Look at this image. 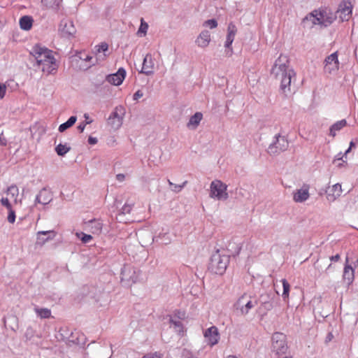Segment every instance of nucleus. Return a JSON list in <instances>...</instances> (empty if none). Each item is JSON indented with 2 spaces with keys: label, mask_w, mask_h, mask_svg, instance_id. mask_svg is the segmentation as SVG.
Listing matches in <instances>:
<instances>
[{
  "label": "nucleus",
  "mask_w": 358,
  "mask_h": 358,
  "mask_svg": "<svg viewBox=\"0 0 358 358\" xmlns=\"http://www.w3.org/2000/svg\"><path fill=\"white\" fill-rule=\"evenodd\" d=\"M338 15L341 22L348 21L352 15V6L350 2H341L338 10L334 13Z\"/></svg>",
  "instance_id": "9d476101"
},
{
  "label": "nucleus",
  "mask_w": 358,
  "mask_h": 358,
  "mask_svg": "<svg viewBox=\"0 0 358 358\" xmlns=\"http://www.w3.org/2000/svg\"><path fill=\"white\" fill-rule=\"evenodd\" d=\"M168 182L171 189L175 192H180L187 183V181H185L182 185H176L173 183L170 180H168Z\"/></svg>",
  "instance_id": "2f4dec72"
},
{
  "label": "nucleus",
  "mask_w": 358,
  "mask_h": 358,
  "mask_svg": "<svg viewBox=\"0 0 358 358\" xmlns=\"http://www.w3.org/2000/svg\"><path fill=\"white\" fill-rule=\"evenodd\" d=\"M70 149L71 148L66 144L63 145L60 143L56 146L55 151L59 156H64L70 150Z\"/></svg>",
  "instance_id": "c85d7f7f"
},
{
  "label": "nucleus",
  "mask_w": 358,
  "mask_h": 358,
  "mask_svg": "<svg viewBox=\"0 0 358 358\" xmlns=\"http://www.w3.org/2000/svg\"><path fill=\"white\" fill-rule=\"evenodd\" d=\"M342 161H343V162H342V163H339V164H338V167H341V166L343 165V164H344V163H346V162H345V161H344V160H342Z\"/></svg>",
  "instance_id": "6e6d98bb"
},
{
  "label": "nucleus",
  "mask_w": 358,
  "mask_h": 358,
  "mask_svg": "<svg viewBox=\"0 0 358 358\" xmlns=\"http://www.w3.org/2000/svg\"><path fill=\"white\" fill-rule=\"evenodd\" d=\"M87 227L92 234H99L102 231L103 224L99 220H93L89 221Z\"/></svg>",
  "instance_id": "5701e85b"
},
{
  "label": "nucleus",
  "mask_w": 358,
  "mask_h": 358,
  "mask_svg": "<svg viewBox=\"0 0 358 358\" xmlns=\"http://www.w3.org/2000/svg\"><path fill=\"white\" fill-rule=\"evenodd\" d=\"M76 236L82 241L83 243H87L92 239V236L91 235L86 234L83 232L76 233Z\"/></svg>",
  "instance_id": "f704fd0d"
},
{
  "label": "nucleus",
  "mask_w": 358,
  "mask_h": 358,
  "mask_svg": "<svg viewBox=\"0 0 358 358\" xmlns=\"http://www.w3.org/2000/svg\"><path fill=\"white\" fill-rule=\"evenodd\" d=\"M126 76V71L124 68H120L115 73L109 74L106 77V80L110 84L115 86L121 85Z\"/></svg>",
  "instance_id": "f8f14e48"
},
{
  "label": "nucleus",
  "mask_w": 358,
  "mask_h": 358,
  "mask_svg": "<svg viewBox=\"0 0 358 358\" xmlns=\"http://www.w3.org/2000/svg\"><path fill=\"white\" fill-rule=\"evenodd\" d=\"M143 96V93L141 90H138L135 92V94L133 96L134 100H138V99L141 98Z\"/></svg>",
  "instance_id": "a18cd8bd"
},
{
  "label": "nucleus",
  "mask_w": 358,
  "mask_h": 358,
  "mask_svg": "<svg viewBox=\"0 0 358 358\" xmlns=\"http://www.w3.org/2000/svg\"><path fill=\"white\" fill-rule=\"evenodd\" d=\"M210 33L208 30L202 31L196 40V43L199 47L206 48L210 42Z\"/></svg>",
  "instance_id": "f3484780"
},
{
  "label": "nucleus",
  "mask_w": 358,
  "mask_h": 358,
  "mask_svg": "<svg viewBox=\"0 0 358 358\" xmlns=\"http://www.w3.org/2000/svg\"><path fill=\"white\" fill-rule=\"evenodd\" d=\"M310 196L308 187H303L301 189H297L293 196V199L295 202L302 203L306 201Z\"/></svg>",
  "instance_id": "6ab92c4d"
},
{
  "label": "nucleus",
  "mask_w": 358,
  "mask_h": 358,
  "mask_svg": "<svg viewBox=\"0 0 358 358\" xmlns=\"http://www.w3.org/2000/svg\"><path fill=\"white\" fill-rule=\"evenodd\" d=\"M337 15L331 9L325 8L315 10L303 19V22H311L313 24H318L324 27L331 25L337 18Z\"/></svg>",
  "instance_id": "7ed1b4c3"
},
{
  "label": "nucleus",
  "mask_w": 358,
  "mask_h": 358,
  "mask_svg": "<svg viewBox=\"0 0 358 358\" xmlns=\"http://www.w3.org/2000/svg\"><path fill=\"white\" fill-rule=\"evenodd\" d=\"M244 296L241 297L237 301V308H239L241 314L246 315L248 313L249 310L255 306V304L252 301H248L243 304Z\"/></svg>",
  "instance_id": "412c9836"
},
{
  "label": "nucleus",
  "mask_w": 358,
  "mask_h": 358,
  "mask_svg": "<svg viewBox=\"0 0 358 358\" xmlns=\"http://www.w3.org/2000/svg\"><path fill=\"white\" fill-rule=\"evenodd\" d=\"M170 323L171 324V325L173 327V328L175 329L176 331L178 332V333H180L182 331V329H183V327H182V324L180 321L179 320H174L173 319H170Z\"/></svg>",
  "instance_id": "72a5a7b5"
},
{
  "label": "nucleus",
  "mask_w": 358,
  "mask_h": 358,
  "mask_svg": "<svg viewBox=\"0 0 358 358\" xmlns=\"http://www.w3.org/2000/svg\"><path fill=\"white\" fill-rule=\"evenodd\" d=\"M281 281H282V287H283V292H282V296L284 300H287L289 298L290 285L285 279H282Z\"/></svg>",
  "instance_id": "c756f323"
},
{
  "label": "nucleus",
  "mask_w": 358,
  "mask_h": 358,
  "mask_svg": "<svg viewBox=\"0 0 358 358\" xmlns=\"http://www.w3.org/2000/svg\"><path fill=\"white\" fill-rule=\"evenodd\" d=\"M2 25V22L0 20V27Z\"/></svg>",
  "instance_id": "0e129e2a"
},
{
  "label": "nucleus",
  "mask_w": 358,
  "mask_h": 358,
  "mask_svg": "<svg viewBox=\"0 0 358 358\" xmlns=\"http://www.w3.org/2000/svg\"><path fill=\"white\" fill-rule=\"evenodd\" d=\"M52 199L51 192L46 188H43L36 196V201L43 205L49 203Z\"/></svg>",
  "instance_id": "a211bd4d"
},
{
  "label": "nucleus",
  "mask_w": 358,
  "mask_h": 358,
  "mask_svg": "<svg viewBox=\"0 0 358 358\" xmlns=\"http://www.w3.org/2000/svg\"><path fill=\"white\" fill-rule=\"evenodd\" d=\"M343 158L344 155L341 152H340L336 156L334 162H336V160H343Z\"/></svg>",
  "instance_id": "603ef678"
},
{
  "label": "nucleus",
  "mask_w": 358,
  "mask_h": 358,
  "mask_svg": "<svg viewBox=\"0 0 358 358\" xmlns=\"http://www.w3.org/2000/svg\"><path fill=\"white\" fill-rule=\"evenodd\" d=\"M354 146H355V143L352 141H351L350 143V147L349 148H350V149H352V148L354 147Z\"/></svg>",
  "instance_id": "4d7b16f0"
},
{
  "label": "nucleus",
  "mask_w": 358,
  "mask_h": 358,
  "mask_svg": "<svg viewBox=\"0 0 358 358\" xmlns=\"http://www.w3.org/2000/svg\"><path fill=\"white\" fill-rule=\"evenodd\" d=\"M134 205V203H129L128 201H127L120 210L121 214L125 215L130 213Z\"/></svg>",
  "instance_id": "473e14b6"
},
{
  "label": "nucleus",
  "mask_w": 358,
  "mask_h": 358,
  "mask_svg": "<svg viewBox=\"0 0 358 358\" xmlns=\"http://www.w3.org/2000/svg\"><path fill=\"white\" fill-rule=\"evenodd\" d=\"M230 256L224 250H217L214 252L209 264L208 269L215 274L222 275L229 263Z\"/></svg>",
  "instance_id": "20e7f679"
},
{
  "label": "nucleus",
  "mask_w": 358,
  "mask_h": 358,
  "mask_svg": "<svg viewBox=\"0 0 358 358\" xmlns=\"http://www.w3.org/2000/svg\"><path fill=\"white\" fill-rule=\"evenodd\" d=\"M358 358V357H357Z\"/></svg>",
  "instance_id": "69168bd1"
},
{
  "label": "nucleus",
  "mask_w": 358,
  "mask_h": 358,
  "mask_svg": "<svg viewBox=\"0 0 358 358\" xmlns=\"http://www.w3.org/2000/svg\"><path fill=\"white\" fill-rule=\"evenodd\" d=\"M76 116H71L66 122L59 125L58 129L59 131L64 132L67 129L71 127L76 123Z\"/></svg>",
  "instance_id": "bb28decb"
},
{
  "label": "nucleus",
  "mask_w": 358,
  "mask_h": 358,
  "mask_svg": "<svg viewBox=\"0 0 358 358\" xmlns=\"http://www.w3.org/2000/svg\"><path fill=\"white\" fill-rule=\"evenodd\" d=\"M82 59V57H80ZM92 59V57L87 55L85 58H83V59L85 62H90Z\"/></svg>",
  "instance_id": "864d4df0"
},
{
  "label": "nucleus",
  "mask_w": 358,
  "mask_h": 358,
  "mask_svg": "<svg viewBox=\"0 0 358 358\" xmlns=\"http://www.w3.org/2000/svg\"><path fill=\"white\" fill-rule=\"evenodd\" d=\"M6 92V85L5 83H0V100L5 96Z\"/></svg>",
  "instance_id": "79ce46f5"
},
{
  "label": "nucleus",
  "mask_w": 358,
  "mask_h": 358,
  "mask_svg": "<svg viewBox=\"0 0 358 358\" xmlns=\"http://www.w3.org/2000/svg\"><path fill=\"white\" fill-rule=\"evenodd\" d=\"M92 122V120L87 121L86 123H81L78 126V129L80 131V132H83L85 128V126L87 124H90Z\"/></svg>",
  "instance_id": "49530a36"
},
{
  "label": "nucleus",
  "mask_w": 358,
  "mask_h": 358,
  "mask_svg": "<svg viewBox=\"0 0 358 358\" xmlns=\"http://www.w3.org/2000/svg\"><path fill=\"white\" fill-rule=\"evenodd\" d=\"M34 311L36 312L37 315L41 319L49 318L51 316L50 310L46 308H41L38 307H35Z\"/></svg>",
  "instance_id": "cd10ccee"
},
{
  "label": "nucleus",
  "mask_w": 358,
  "mask_h": 358,
  "mask_svg": "<svg viewBox=\"0 0 358 358\" xmlns=\"http://www.w3.org/2000/svg\"><path fill=\"white\" fill-rule=\"evenodd\" d=\"M203 115L200 112L196 113L194 115H192L188 123L187 127L189 128L195 129L197 127V126L199 124L201 120H202Z\"/></svg>",
  "instance_id": "a878e982"
},
{
  "label": "nucleus",
  "mask_w": 358,
  "mask_h": 358,
  "mask_svg": "<svg viewBox=\"0 0 358 358\" xmlns=\"http://www.w3.org/2000/svg\"><path fill=\"white\" fill-rule=\"evenodd\" d=\"M148 29V24L143 20V18L141 20V25L138 30V34H143L145 35Z\"/></svg>",
  "instance_id": "e433bc0d"
},
{
  "label": "nucleus",
  "mask_w": 358,
  "mask_h": 358,
  "mask_svg": "<svg viewBox=\"0 0 358 358\" xmlns=\"http://www.w3.org/2000/svg\"><path fill=\"white\" fill-rule=\"evenodd\" d=\"M274 141L268 148L267 152L270 155H277L287 150L289 142L285 136L277 134Z\"/></svg>",
  "instance_id": "6e6552de"
},
{
  "label": "nucleus",
  "mask_w": 358,
  "mask_h": 358,
  "mask_svg": "<svg viewBox=\"0 0 358 358\" xmlns=\"http://www.w3.org/2000/svg\"><path fill=\"white\" fill-rule=\"evenodd\" d=\"M355 278V271L352 267L348 264H345L343 270V278L347 281L349 285L352 283Z\"/></svg>",
  "instance_id": "4be33fe9"
},
{
  "label": "nucleus",
  "mask_w": 358,
  "mask_h": 358,
  "mask_svg": "<svg viewBox=\"0 0 358 358\" xmlns=\"http://www.w3.org/2000/svg\"><path fill=\"white\" fill-rule=\"evenodd\" d=\"M34 20L29 15L22 16L20 19V27L24 31H29L31 29Z\"/></svg>",
  "instance_id": "b1692460"
},
{
  "label": "nucleus",
  "mask_w": 358,
  "mask_h": 358,
  "mask_svg": "<svg viewBox=\"0 0 358 358\" xmlns=\"http://www.w3.org/2000/svg\"><path fill=\"white\" fill-rule=\"evenodd\" d=\"M1 203L2 206L6 207L8 210H10V208H12V206L8 198H2L1 199Z\"/></svg>",
  "instance_id": "37998d69"
},
{
  "label": "nucleus",
  "mask_w": 358,
  "mask_h": 358,
  "mask_svg": "<svg viewBox=\"0 0 358 358\" xmlns=\"http://www.w3.org/2000/svg\"><path fill=\"white\" fill-rule=\"evenodd\" d=\"M124 114L125 110L123 106H116L108 119V124L114 129H119L122 124Z\"/></svg>",
  "instance_id": "1a4fd4ad"
},
{
  "label": "nucleus",
  "mask_w": 358,
  "mask_h": 358,
  "mask_svg": "<svg viewBox=\"0 0 358 358\" xmlns=\"http://www.w3.org/2000/svg\"><path fill=\"white\" fill-rule=\"evenodd\" d=\"M331 337H332V335H331V334H329L328 335V338H329V340H331Z\"/></svg>",
  "instance_id": "e2e57ef3"
},
{
  "label": "nucleus",
  "mask_w": 358,
  "mask_h": 358,
  "mask_svg": "<svg viewBox=\"0 0 358 358\" xmlns=\"http://www.w3.org/2000/svg\"><path fill=\"white\" fill-rule=\"evenodd\" d=\"M350 148H348V149L345 152V153L343 154L344 157H345L348 153H349L350 152Z\"/></svg>",
  "instance_id": "5fc2aeb1"
},
{
  "label": "nucleus",
  "mask_w": 358,
  "mask_h": 358,
  "mask_svg": "<svg viewBox=\"0 0 358 358\" xmlns=\"http://www.w3.org/2000/svg\"><path fill=\"white\" fill-rule=\"evenodd\" d=\"M154 61L152 56L150 54H147L144 57L142 69L140 71L141 73L150 76L153 74Z\"/></svg>",
  "instance_id": "dca6fc26"
},
{
  "label": "nucleus",
  "mask_w": 358,
  "mask_h": 358,
  "mask_svg": "<svg viewBox=\"0 0 358 358\" xmlns=\"http://www.w3.org/2000/svg\"><path fill=\"white\" fill-rule=\"evenodd\" d=\"M88 143L90 145H94L97 143V138L95 137L90 136L88 138Z\"/></svg>",
  "instance_id": "09e8293b"
},
{
  "label": "nucleus",
  "mask_w": 358,
  "mask_h": 358,
  "mask_svg": "<svg viewBox=\"0 0 358 358\" xmlns=\"http://www.w3.org/2000/svg\"><path fill=\"white\" fill-rule=\"evenodd\" d=\"M56 236V233L52 231H39L36 234V243L41 245H44L50 240H52Z\"/></svg>",
  "instance_id": "2eb2a0df"
},
{
  "label": "nucleus",
  "mask_w": 358,
  "mask_h": 358,
  "mask_svg": "<svg viewBox=\"0 0 358 358\" xmlns=\"http://www.w3.org/2000/svg\"><path fill=\"white\" fill-rule=\"evenodd\" d=\"M116 179L119 181V182H122L125 179V176L122 173H119V174H117L116 175Z\"/></svg>",
  "instance_id": "8fccbe9b"
},
{
  "label": "nucleus",
  "mask_w": 358,
  "mask_h": 358,
  "mask_svg": "<svg viewBox=\"0 0 358 358\" xmlns=\"http://www.w3.org/2000/svg\"><path fill=\"white\" fill-rule=\"evenodd\" d=\"M331 268H332V264H330L328 266V267H327V270H329V269H331Z\"/></svg>",
  "instance_id": "052dcab7"
},
{
  "label": "nucleus",
  "mask_w": 358,
  "mask_h": 358,
  "mask_svg": "<svg viewBox=\"0 0 358 358\" xmlns=\"http://www.w3.org/2000/svg\"><path fill=\"white\" fill-rule=\"evenodd\" d=\"M281 358H292V357L291 355H285Z\"/></svg>",
  "instance_id": "bf43d9fd"
},
{
  "label": "nucleus",
  "mask_w": 358,
  "mask_h": 358,
  "mask_svg": "<svg viewBox=\"0 0 358 358\" xmlns=\"http://www.w3.org/2000/svg\"><path fill=\"white\" fill-rule=\"evenodd\" d=\"M346 125L347 122L344 119L336 122L330 127L329 135L331 136L332 137H334L336 135V131H340Z\"/></svg>",
  "instance_id": "393cba45"
},
{
  "label": "nucleus",
  "mask_w": 358,
  "mask_h": 358,
  "mask_svg": "<svg viewBox=\"0 0 358 358\" xmlns=\"http://www.w3.org/2000/svg\"><path fill=\"white\" fill-rule=\"evenodd\" d=\"M271 350L272 354L281 358L288 351V345L286 336L280 332H275L271 337Z\"/></svg>",
  "instance_id": "39448f33"
},
{
  "label": "nucleus",
  "mask_w": 358,
  "mask_h": 358,
  "mask_svg": "<svg viewBox=\"0 0 358 358\" xmlns=\"http://www.w3.org/2000/svg\"><path fill=\"white\" fill-rule=\"evenodd\" d=\"M289 63L287 57L280 55L271 70V74L280 82V90L286 96L291 92L292 80L296 76L294 71L289 67Z\"/></svg>",
  "instance_id": "f257e3e1"
},
{
  "label": "nucleus",
  "mask_w": 358,
  "mask_h": 358,
  "mask_svg": "<svg viewBox=\"0 0 358 358\" xmlns=\"http://www.w3.org/2000/svg\"><path fill=\"white\" fill-rule=\"evenodd\" d=\"M141 272L137 268L130 265H124L121 269V282L125 287H130L140 280Z\"/></svg>",
  "instance_id": "423d86ee"
},
{
  "label": "nucleus",
  "mask_w": 358,
  "mask_h": 358,
  "mask_svg": "<svg viewBox=\"0 0 358 358\" xmlns=\"http://www.w3.org/2000/svg\"><path fill=\"white\" fill-rule=\"evenodd\" d=\"M227 185L221 180H215L210 185V197L219 201L227 200L229 197Z\"/></svg>",
  "instance_id": "0eeeda50"
},
{
  "label": "nucleus",
  "mask_w": 358,
  "mask_h": 358,
  "mask_svg": "<svg viewBox=\"0 0 358 358\" xmlns=\"http://www.w3.org/2000/svg\"><path fill=\"white\" fill-rule=\"evenodd\" d=\"M0 145L2 146H6L7 145V140L3 136V133L0 134Z\"/></svg>",
  "instance_id": "de8ad7c7"
},
{
  "label": "nucleus",
  "mask_w": 358,
  "mask_h": 358,
  "mask_svg": "<svg viewBox=\"0 0 358 358\" xmlns=\"http://www.w3.org/2000/svg\"><path fill=\"white\" fill-rule=\"evenodd\" d=\"M204 337L207 343L210 346H213L218 343L220 334L218 329L215 326H212L207 329L204 332Z\"/></svg>",
  "instance_id": "ddd939ff"
},
{
  "label": "nucleus",
  "mask_w": 358,
  "mask_h": 358,
  "mask_svg": "<svg viewBox=\"0 0 358 358\" xmlns=\"http://www.w3.org/2000/svg\"><path fill=\"white\" fill-rule=\"evenodd\" d=\"M84 117H85V118L86 120H88V118H89V115H88L87 114H85V115H84Z\"/></svg>",
  "instance_id": "680f3d73"
},
{
  "label": "nucleus",
  "mask_w": 358,
  "mask_h": 358,
  "mask_svg": "<svg viewBox=\"0 0 358 358\" xmlns=\"http://www.w3.org/2000/svg\"><path fill=\"white\" fill-rule=\"evenodd\" d=\"M142 358H162V356L161 354L155 352L154 354L145 355Z\"/></svg>",
  "instance_id": "c03bdc74"
},
{
  "label": "nucleus",
  "mask_w": 358,
  "mask_h": 358,
  "mask_svg": "<svg viewBox=\"0 0 358 358\" xmlns=\"http://www.w3.org/2000/svg\"><path fill=\"white\" fill-rule=\"evenodd\" d=\"M170 243V241H169V240H167V239H165V241H164V242H163V243H164V244H166H166H168V243Z\"/></svg>",
  "instance_id": "13d9d810"
},
{
  "label": "nucleus",
  "mask_w": 358,
  "mask_h": 358,
  "mask_svg": "<svg viewBox=\"0 0 358 358\" xmlns=\"http://www.w3.org/2000/svg\"><path fill=\"white\" fill-rule=\"evenodd\" d=\"M227 31L228 33L224 46L227 48H229L234 40V37L237 31L236 26L233 23H229L228 25Z\"/></svg>",
  "instance_id": "aec40b11"
},
{
  "label": "nucleus",
  "mask_w": 358,
  "mask_h": 358,
  "mask_svg": "<svg viewBox=\"0 0 358 358\" xmlns=\"http://www.w3.org/2000/svg\"><path fill=\"white\" fill-rule=\"evenodd\" d=\"M203 26L208 27L210 29H213V28L217 27V22L215 19H210V20H208L205 21L203 22Z\"/></svg>",
  "instance_id": "58836bf2"
},
{
  "label": "nucleus",
  "mask_w": 358,
  "mask_h": 358,
  "mask_svg": "<svg viewBox=\"0 0 358 358\" xmlns=\"http://www.w3.org/2000/svg\"><path fill=\"white\" fill-rule=\"evenodd\" d=\"M7 220L10 223H14L15 221V213L14 210H12V208L9 210V213Z\"/></svg>",
  "instance_id": "a19ab883"
},
{
  "label": "nucleus",
  "mask_w": 358,
  "mask_h": 358,
  "mask_svg": "<svg viewBox=\"0 0 358 358\" xmlns=\"http://www.w3.org/2000/svg\"><path fill=\"white\" fill-rule=\"evenodd\" d=\"M340 255L338 254L330 257V260L331 262H338L340 259Z\"/></svg>",
  "instance_id": "3c124183"
},
{
  "label": "nucleus",
  "mask_w": 358,
  "mask_h": 358,
  "mask_svg": "<svg viewBox=\"0 0 358 358\" xmlns=\"http://www.w3.org/2000/svg\"><path fill=\"white\" fill-rule=\"evenodd\" d=\"M7 194L8 195L10 196V197L13 198L15 201H16L19 194L18 188L15 185H11L8 187Z\"/></svg>",
  "instance_id": "7c9ffc66"
},
{
  "label": "nucleus",
  "mask_w": 358,
  "mask_h": 358,
  "mask_svg": "<svg viewBox=\"0 0 358 358\" xmlns=\"http://www.w3.org/2000/svg\"><path fill=\"white\" fill-rule=\"evenodd\" d=\"M342 192L343 190L340 183H336L331 187H329L326 191L327 199L329 202H334L341 196Z\"/></svg>",
  "instance_id": "4468645a"
},
{
  "label": "nucleus",
  "mask_w": 358,
  "mask_h": 358,
  "mask_svg": "<svg viewBox=\"0 0 358 358\" xmlns=\"http://www.w3.org/2000/svg\"><path fill=\"white\" fill-rule=\"evenodd\" d=\"M324 71L329 73L337 71L339 66V62L338 59V55L336 52H334L328 56L324 60Z\"/></svg>",
  "instance_id": "9b49d317"
},
{
  "label": "nucleus",
  "mask_w": 358,
  "mask_h": 358,
  "mask_svg": "<svg viewBox=\"0 0 358 358\" xmlns=\"http://www.w3.org/2000/svg\"><path fill=\"white\" fill-rule=\"evenodd\" d=\"M64 31L69 35H73L75 33V29L71 22H69V27H68L67 24H65Z\"/></svg>",
  "instance_id": "ea45409f"
},
{
  "label": "nucleus",
  "mask_w": 358,
  "mask_h": 358,
  "mask_svg": "<svg viewBox=\"0 0 358 358\" xmlns=\"http://www.w3.org/2000/svg\"><path fill=\"white\" fill-rule=\"evenodd\" d=\"M96 55H98L101 52H105L108 49V45L106 43H101V44L96 45Z\"/></svg>",
  "instance_id": "c9c22d12"
},
{
  "label": "nucleus",
  "mask_w": 358,
  "mask_h": 358,
  "mask_svg": "<svg viewBox=\"0 0 358 358\" xmlns=\"http://www.w3.org/2000/svg\"><path fill=\"white\" fill-rule=\"evenodd\" d=\"M30 54L35 62L34 66L41 69L43 73L51 74L57 70L56 59L52 50L45 46L36 44L32 47Z\"/></svg>",
  "instance_id": "f03ea898"
},
{
  "label": "nucleus",
  "mask_w": 358,
  "mask_h": 358,
  "mask_svg": "<svg viewBox=\"0 0 358 358\" xmlns=\"http://www.w3.org/2000/svg\"><path fill=\"white\" fill-rule=\"evenodd\" d=\"M41 3L43 6L49 8L57 6V0H41Z\"/></svg>",
  "instance_id": "4c0bfd02"
}]
</instances>
